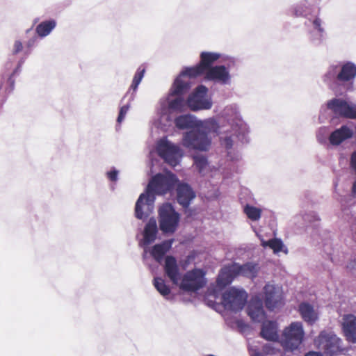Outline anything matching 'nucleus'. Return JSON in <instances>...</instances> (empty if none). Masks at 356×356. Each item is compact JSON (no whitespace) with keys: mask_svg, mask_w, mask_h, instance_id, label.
<instances>
[{"mask_svg":"<svg viewBox=\"0 0 356 356\" xmlns=\"http://www.w3.org/2000/svg\"><path fill=\"white\" fill-rule=\"evenodd\" d=\"M179 180L177 176L172 172H168L166 174H156L154 175L147 186L145 193L140 195L135 206V216L138 219H143L144 213L142 210V205L144 200L147 203L153 202L154 194L165 195L172 191Z\"/></svg>","mask_w":356,"mask_h":356,"instance_id":"f257e3e1","label":"nucleus"},{"mask_svg":"<svg viewBox=\"0 0 356 356\" xmlns=\"http://www.w3.org/2000/svg\"><path fill=\"white\" fill-rule=\"evenodd\" d=\"M304 330L300 322H293L284 328L280 339L281 345L285 350H293L302 343Z\"/></svg>","mask_w":356,"mask_h":356,"instance_id":"f03ea898","label":"nucleus"},{"mask_svg":"<svg viewBox=\"0 0 356 356\" xmlns=\"http://www.w3.org/2000/svg\"><path fill=\"white\" fill-rule=\"evenodd\" d=\"M159 227L163 233H174L179 222V215L170 203L163 204L159 210Z\"/></svg>","mask_w":356,"mask_h":356,"instance_id":"7ed1b4c3","label":"nucleus"},{"mask_svg":"<svg viewBox=\"0 0 356 356\" xmlns=\"http://www.w3.org/2000/svg\"><path fill=\"white\" fill-rule=\"evenodd\" d=\"M211 139L206 132L193 129L186 132L183 137V145L188 149L207 151L211 145Z\"/></svg>","mask_w":356,"mask_h":356,"instance_id":"20e7f679","label":"nucleus"},{"mask_svg":"<svg viewBox=\"0 0 356 356\" xmlns=\"http://www.w3.org/2000/svg\"><path fill=\"white\" fill-rule=\"evenodd\" d=\"M204 276L205 273L202 269L194 268L187 271L181 279L179 288L185 291L195 292L205 286Z\"/></svg>","mask_w":356,"mask_h":356,"instance_id":"39448f33","label":"nucleus"},{"mask_svg":"<svg viewBox=\"0 0 356 356\" xmlns=\"http://www.w3.org/2000/svg\"><path fill=\"white\" fill-rule=\"evenodd\" d=\"M247 298L248 294L244 290L231 288L222 294V303L225 309L238 312L244 307Z\"/></svg>","mask_w":356,"mask_h":356,"instance_id":"423d86ee","label":"nucleus"},{"mask_svg":"<svg viewBox=\"0 0 356 356\" xmlns=\"http://www.w3.org/2000/svg\"><path fill=\"white\" fill-rule=\"evenodd\" d=\"M356 76V65L351 62L344 63L339 72L338 66L332 65L325 75V81L336 79L339 83H347L354 80Z\"/></svg>","mask_w":356,"mask_h":356,"instance_id":"0eeeda50","label":"nucleus"},{"mask_svg":"<svg viewBox=\"0 0 356 356\" xmlns=\"http://www.w3.org/2000/svg\"><path fill=\"white\" fill-rule=\"evenodd\" d=\"M327 107L336 116L356 119V105L350 104L344 99L333 98L327 102Z\"/></svg>","mask_w":356,"mask_h":356,"instance_id":"6e6552de","label":"nucleus"},{"mask_svg":"<svg viewBox=\"0 0 356 356\" xmlns=\"http://www.w3.org/2000/svg\"><path fill=\"white\" fill-rule=\"evenodd\" d=\"M207 88L203 85L197 86L195 91L189 95L187 99V105L191 110L196 111L198 110L209 109L211 108V102L205 99L207 92Z\"/></svg>","mask_w":356,"mask_h":356,"instance_id":"1a4fd4ad","label":"nucleus"},{"mask_svg":"<svg viewBox=\"0 0 356 356\" xmlns=\"http://www.w3.org/2000/svg\"><path fill=\"white\" fill-rule=\"evenodd\" d=\"M157 151L159 155L169 165L176 166L178 164L181 156L178 146L168 140H161L158 144Z\"/></svg>","mask_w":356,"mask_h":356,"instance_id":"9d476101","label":"nucleus"},{"mask_svg":"<svg viewBox=\"0 0 356 356\" xmlns=\"http://www.w3.org/2000/svg\"><path fill=\"white\" fill-rule=\"evenodd\" d=\"M318 345L325 352V354L333 355L341 350V339L335 334H327L325 332H321L316 340Z\"/></svg>","mask_w":356,"mask_h":356,"instance_id":"9b49d317","label":"nucleus"},{"mask_svg":"<svg viewBox=\"0 0 356 356\" xmlns=\"http://www.w3.org/2000/svg\"><path fill=\"white\" fill-rule=\"evenodd\" d=\"M264 302L268 310L273 311L282 304V295L279 288L267 284L264 288Z\"/></svg>","mask_w":356,"mask_h":356,"instance_id":"f8f14e48","label":"nucleus"},{"mask_svg":"<svg viewBox=\"0 0 356 356\" xmlns=\"http://www.w3.org/2000/svg\"><path fill=\"white\" fill-rule=\"evenodd\" d=\"M204 79L226 84L230 79V74L225 65H216L204 72Z\"/></svg>","mask_w":356,"mask_h":356,"instance_id":"ddd939ff","label":"nucleus"},{"mask_svg":"<svg viewBox=\"0 0 356 356\" xmlns=\"http://www.w3.org/2000/svg\"><path fill=\"white\" fill-rule=\"evenodd\" d=\"M177 202L184 209L188 207L192 200L195 197V193L192 188L185 183H179L177 186Z\"/></svg>","mask_w":356,"mask_h":356,"instance_id":"4468645a","label":"nucleus"},{"mask_svg":"<svg viewBox=\"0 0 356 356\" xmlns=\"http://www.w3.org/2000/svg\"><path fill=\"white\" fill-rule=\"evenodd\" d=\"M259 268L258 264L252 262H247L243 265L237 263L232 264V271L235 273L236 277L242 275L253 279L257 277Z\"/></svg>","mask_w":356,"mask_h":356,"instance_id":"2eb2a0df","label":"nucleus"},{"mask_svg":"<svg viewBox=\"0 0 356 356\" xmlns=\"http://www.w3.org/2000/svg\"><path fill=\"white\" fill-rule=\"evenodd\" d=\"M353 131L347 125H342L340 128L332 131L329 136V142L331 145L337 146L343 141L351 138Z\"/></svg>","mask_w":356,"mask_h":356,"instance_id":"dca6fc26","label":"nucleus"},{"mask_svg":"<svg viewBox=\"0 0 356 356\" xmlns=\"http://www.w3.org/2000/svg\"><path fill=\"white\" fill-rule=\"evenodd\" d=\"M342 327L346 339L351 343H356V316L353 314L346 315L343 318Z\"/></svg>","mask_w":356,"mask_h":356,"instance_id":"f3484780","label":"nucleus"},{"mask_svg":"<svg viewBox=\"0 0 356 356\" xmlns=\"http://www.w3.org/2000/svg\"><path fill=\"white\" fill-rule=\"evenodd\" d=\"M164 271L170 281L177 284L180 278L179 266L173 256H167L165 259Z\"/></svg>","mask_w":356,"mask_h":356,"instance_id":"a211bd4d","label":"nucleus"},{"mask_svg":"<svg viewBox=\"0 0 356 356\" xmlns=\"http://www.w3.org/2000/svg\"><path fill=\"white\" fill-rule=\"evenodd\" d=\"M260 336L268 341H277L279 334L277 322L273 321H264L262 324Z\"/></svg>","mask_w":356,"mask_h":356,"instance_id":"6ab92c4d","label":"nucleus"},{"mask_svg":"<svg viewBox=\"0 0 356 356\" xmlns=\"http://www.w3.org/2000/svg\"><path fill=\"white\" fill-rule=\"evenodd\" d=\"M191 83L187 78L183 77L181 74L175 80L170 89V95L179 96L188 92Z\"/></svg>","mask_w":356,"mask_h":356,"instance_id":"aec40b11","label":"nucleus"},{"mask_svg":"<svg viewBox=\"0 0 356 356\" xmlns=\"http://www.w3.org/2000/svg\"><path fill=\"white\" fill-rule=\"evenodd\" d=\"M247 312L252 321L260 322L265 316L262 302L259 300H252L249 303Z\"/></svg>","mask_w":356,"mask_h":356,"instance_id":"412c9836","label":"nucleus"},{"mask_svg":"<svg viewBox=\"0 0 356 356\" xmlns=\"http://www.w3.org/2000/svg\"><path fill=\"white\" fill-rule=\"evenodd\" d=\"M172 240L164 241L161 243L154 245L150 252L152 257L159 263H161L165 254L172 247Z\"/></svg>","mask_w":356,"mask_h":356,"instance_id":"4be33fe9","label":"nucleus"},{"mask_svg":"<svg viewBox=\"0 0 356 356\" xmlns=\"http://www.w3.org/2000/svg\"><path fill=\"white\" fill-rule=\"evenodd\" d=\"M298 310L303 320L309 324H313L318 319V314L313 306L307 302L300 304Z\"/></svg>","mask_w":356,"mask_h":356,"instance_id":"5701e85b","label":"nucleus"},{"mask_svg":"<svg viewBox=\"0 0 356 356\" xmlns=\"http://www.w3.org/2000/svg\"><path fill=\"white\" fill-rule=\"evenodd\" d=\"M158 229L156 220L154 218L149 219L146 224L143 232V241L147 245L154 242L156 237Z\"/></svg>","mask_w":356,"mask_h":356,"instance_id":"b1692460","label":"nucleus"},{"mask_svg":"<svg viewBox=\"0 0 356 356\" xmlns=\"http://www.w3.org/2000/svg\"><path fill=\"white\" fill-rule=\"evenodd\" d=\"M232 265L225 266L220 272L217 278V285L220 288H224L229 285L234 277L235 273L232 271Z\"/></svg>","mask_w":356,"mask_h":356,"instance_id":"393cba45","label":"nucleus"},{"mask_svg":"<svg viewBox=\"0 0 356 356\" xmlns=\"http://www.w3.org/2000/svg\"><path fill=\"white\" fill-rule=\"evenodd\" d=\"M220 55L218 53L203 51L200 54V65L203 70L207 72L209 69L213 67L212 65L218 60Z\"/></svg>","mask_w":356,"mask_h":356,"instance_id":"a878e982","label":"nucleus"},{"mask_svg":"<svg viewBox=\"0 0 356 356\" xmlns=\"http://www.w3.org/2000/svg\"><path fill=\"white\" fill-rule=\"evenodd\" d=\"M175 124L179 129L193 128L197 125L195 118L190 115H181L175 119Z\"/></svg>","mask_w":356,"mask_h":356,"instance_id":"bb28decb","label":"nucleus"},{"mask_svg":"<svg viewBox=\"0 0 356 356\" xmlns=\"http://www.w3.org/2000/svg\"><path fill=\"white\" fill-rule=\"evenodd\" d=\"M56 24V22L53 19L44 21L37 26L36 33L40 37L47 36L55 28Z\"/></svg>","mask_w":356,"mask_h":356,"instance_id":"cd10ccee","label":"nucleus"},{"mask_svg":"<svg viewBox=\"0 0 356 356\" xmlns=\"http://www.w3.org/2000/svg\"><path fill=\"white\" fill-rule=\"evenodd\" d=\"M183 77L189 80L191 78H196L200 75L204 76V71L198 63L197 65L191 67H186L180 74Z\"/></svg>","mask_w":356,"mask_h":356,"instance_id":"c85d7f7f","label":"nucleus"},{"mask_svg":"<svg viewBox=\"0 0 356 356\" xmlns=\"http://www.w3.org/2000/svg\"><path fill=\"white\" fill-rule=\"evenodd\" d=\"M261 245L264 248L267 246L269 247L275 253H278L282 251L284 247L282 240L277 238H274L268 241H262Z\"/></svg>","mask_w":356,"mask_h":356,"instance_id":"c756f323","label":"nucleus"},{"mask_svg":"<svg viewBox=\"0 0 356 356\" xmlns=\"http://www.w3.org/2000/svg\"><path fill=\"white\" fill-rule=\"evenodd\" d=\"M154 286L163 296H168L170 293V287L165 284L164 280L161 277H155L154 279Z\"/></svg>","mask_w":356,"mask_h":356,"instance_id":"7c9ffc66","label":"nucleus"},{"mask_svg":"<svg viewBox=\"0 0 356 356\" xmlns=\"http://www.w3.org/2000/svg\"><path fill=\"white\" fill-rule=\"evenodd\" d=\"M185 106V101L181 97H176L175 99L171 100L168 103L169 109L177 112L184 111Z\"/></svg>","mask_w":356,"mask_h":356,"instance_id":"2f4dec72","label":"nucleus"},{"mask_svg":"<svg viewBox=\"0 0 356 356\" xmlns=\"http://www.w3.org/2000/svg\"><path fill=\"white\" fill-rule=\"evenodd\" d=\"M244 212L252 220H258L261 218V210L253 206L247 204L244 208Z\"/></svg>","mask_w":356,"mask_h":356,"instance_id":"473e14b6","label":"nucleus"},{"mask_svg":"<svg viewBox=\"0 0 356 356\" xmlns=\"http://www.w3.org/2000/svg\"><path fill=\"white\" fill-rule=\"evenodd\" d=\"M145 72V67L140 66L138 68V70L134 76L132 83L130 86V88L134 90V92H135L137 90L138 85L140 84V81H142V79L144 76Z\"/></svg>","mask_w":356,"mask_h":356,"instance_id":"72a5a7b5","label":"nucleus"},{"mask_svg":"<svg viewBox=\"0 0 356 356\" xmlns=\"http://www.w3.org/2000/svg\"><path fill=\"white\" fill-rule=\"evenodd\" d=\"M194 163L200 172H202L207 166V159L204 156H195Z\"/></svg>","mask_w":356,"mask_h":356,"instance_id":"f704fd0d","label":"nucleus"},{"mask_svg":"<svg viewBox=\"0 0 356 356\" xmlns=\"http://www.w3.org/2000/svg\"><path fill=\"white\" fill-rule=\"evenodd\" d=\"M129 108V105H128V104L124 105L120 108L119 115H118V117L117 119V122L118 123H121L122 122V120L124 119V117H125L126 114L127 113Z\"/></svg>","mask_w":356,"mask_h":356,"instance_id":"c9c22d12","label":"nucleus"},{"mask_svg":"<svg viewBox=\"0 0 356 356\" xmlns=\"http://www.w3.org/2000/svg\"><path fill=\"white\" fill-rule=\"evenodd\" d=\"M221 144L225 147L226 149H229L233 146V140L230 136H226L220 138Z\"/></svg>","mask_w":356,"mask_h":356,"instance_id":"e433bc0d","label":"nucleus"},{"mask_svg":"<svg viewBox=\"0 0 356 356\" xmlns=\"http://www.w3.org/2000/svg\"><path fill=\"white\" fill-rule=\"evenodd\" d=\"M22 48H23L22 43L19 40H16L14 43L13 54H18L19 52H20L22 50Z\"/></svg>","mask_w":356,"mask_h":356,"instance_id":"4c0bfd02","label":"nucleus"},{"mask_svg":"<svg viewBox=\"0 0 356 356\" xmlns=\"http://www.w3.org/2000/svg\"><path fill=\"white\" fill-rule=\"evenodd\" d=\"M313 26L314 29H317L320 33L323 31V28L321 27V20L319 18H316L312 22Z\"/></svg>","mask_w":356,"mask_h":356,"instance_id":"58836bf2","label":"nucleus"},{"mask_svg":"<svg viewBox=\"0 0 356 356\" xmlns=\"http://www.w3.org/2000/svg\"><path fill=\"white\" fill-rule=\"evenodd\" d=\"M118 172L115 170H113L108 172L107 176L111 181H115L118 179Z\"/></svg>","mask_w":356,"mask_h":356,"instance_id":"ea45409f","label":"nucleus"},{"mask_svg":"<svg viewBox=\"0 0 356 356\" xmlns=\"http://www.w3.org/2000/svg\"><path fill=\"white\" fill-rule=\"evenodd\" d=\"M305 356H322L321 353L315 352V351H310L307 353Z\"/></svg>","mask_w":356,"mask_h":356,"instance_id":"a19ab883","label":"nucleus"},{"mask_svg":"<svg viewBox=\"0 0 356 356\" xmlns=\"http://www.w3.org/2000/svg\"><path fill=\"white\" fill-rule=\"evenodd\" d=\"M351 193L352 195L355 197L356 196V180L353 182L352 188H351Z\"/></svg>","mask_w":356,"mask_h":356,"instance_id":"79ce46f5","label":"nucleus"},{"mask_svg":"<svg viewBox=\"0 0 356 356\" xmlns=\"http://www.w3.org/2000/svg\"><path fill=\"white\" fill-rule=\"evenodd\" d=\"M348 268H349L350 269H356V261L355 260L351 261L349 263Z\"/></svg>","mask_w":356,"mask_h":356,"instance_id":"37998d69","label":"nucleus"},{"mask_svg":"<svg viewBox=\"0 0 356 356\" xmlns=\"http://www.w3.org/2000/svg\"><path fill=\"white\" fill-rule=\"evenodd\" d=\"M252 356H263V354L259 351L255 352L252 354Z\"/></svg>","mask_w":356,"mask_h":356,"instance_id":"c03bdc74","label":"nucleus"}]
</instances>
